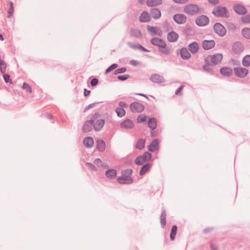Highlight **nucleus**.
Wrapping results in <instances>:
<instances>
[{"label": "nucleus", "mask_w": 250, "mask_h": 250, "mask_svg": "<svg viewBox=\"0 0 250 250\" xmlns=\"http://www.w3.org/2000/svg\"><path fill=\"white\" fill-rule=\"evenodd\" d=\"M151 43L159 47L158 51L166 55H169L171 52V48L167 46L166 42L162 39L154 37L150 40Z\"/></svg>", "instance_id": "1"}, {"label": "nucleus", "mask_w": 250, "mask_h": 250, "mask_svg": "<svg viewBox=\"0 0 250 250\" xmlns=\"http://www.w3.org/2000/svg\"><path fill=\"white\" fill-rule=\"evenodd\" d=\"M100 116V115L98 113H95L92 115L90 120H87L84 122L82 128L83 131V132L91 131L93 129L94 123Z\"/></svg>", "instance_id": "2"}, {"label": "nucleus", "mask_w": 250, "mask_h": 250, "mask_svg": "<svg viewBox=\"0 0 250 250\" xmlns=\"http://www.w3.org/2000/svg\"><path fill=\"white\" fill-rule=\"evenodd\" d=\"M212 13L216 17L229 18V13L226 7L222 6H217L215 7L212 12Z\"/></svg>", "instance_id": "3"}, {"label": "nucleus", "mask_w": 250, "mask_h": 250, "mask_svg": "<svg viewBox=\"0 0 250 250\" xmlns=\"http://www.w3.org/2000/svg\"><path fill=\"white\" fill-rule=\"evenodd\" d=\"M200 10L199 6L195 4H189L185 5L184 8V11L185 13L190 15L194 16L198 13Z\"/></svg>", "instance_id": "4"}, {"label": "nucleus", "mask_w": 250, "mask_h": 250, "mask_svg": "<svg viewBox=\"0 0 250 250\" xmlns=\"http://www.w3.org/2000/svg\"><path fill=\"white\" fill-rule=\"evenodd\" d=\"M223 58L221 54H215L213 55H208L205 59V62H210L213 64H217L221 62Z\"/></svg>", "instance_id": "5"}, {"label": "nucleus", "mask_w": 250, "mask_h": 250, "mask_svg": "<svg viewBox=\"0 0 250 250\" xmlns=\"http://www.w3.org/2000/svg\"><path fill=\"white\" fill-rule=\"evenodd\" d=\"M151 154L149 152H145L143 155L136 157L135 163L137 165L141 166L145 162L149 161L151 158Z\"/></svg>", "instance_id": "6"}, {"label": "nucleus", "mask_w": 250, "mask_h": 250, "mask_svg": "<svg viewBox=\"0 0 250 250\" xmlns=\"http://www.w3.org/2000/svg\"><path fill=\"white\" fill-rule=\"evenodd\" d=\"M129 107L131 111L133 113H141L145 109V105L137 102L131 103Z\"/></svg>", "instance_id": "7"}, {"label": "nucleus", "mask_w": 250, "mask_h": 250, "mask_svg": "<svg viewBox=\"0 0 250 250\" xmlns=\"http://www.w3.org/2000/svg\"><path fill=\"white\" fill-rule=\"evenodd\" d=\"M214 32L220 37H224L226 34L225 27L220 23L216 22L213 25Z\"/></svg>", "instance_id": "8"}, {"label": "nucleus", "mask_w": 250, "mask_h": 250, "mask_svg": "<svg viewBox=\"0 0 250 250\" xmlns=\"http://www.w3.org/2000/svg\"><path fill=\"white\" fill-rule=\"evenodd\" d=\"M235 75L238 78H242L246 77L248 74L249 71L245 68L236 67L234 69Z\"/></svg>", "instance_id": "9"}, {"label": "nucleus", "mask_w": 250, "mask_h": 250, "mask_svg": "<svg viewBox=\"0 0 250 250\" xmlns=\"http://www.w3.org/2000/svg\"><path fill=\"white\" fill-rule=\"evenodd\" d=\"M195 22L198 26H204L209 23V20L207 16L201 15L197 18Z\"/></svg>", "instance_id": "10"}, {"label": "nucleus", "mask_w": 250, "mask_h": 250, "mask_svg": "<svg viewBox=\"0 0 250 250\" xmlns=\"http://www.w3.org/2000/svg\"><path fill=\"white\" fill-rule=\"evenodd\" d=\"M173 19L177 24H182L186 22L187 18L183 14H176L173 16Z\"/></svg>", "instance_id": "11"}, {"label": "nucleus", "mask_w": 250, "mask_h": 250, "mask_svg": "<svg viewBox=\"0 0 250 250\" xmlns=\"http://www.w3.org/2000/svg\"><path fill=\"white\" fill-rule=\"evenodd\" d=\"M244 50L243 44L239 42H234L232 45V51L236 54H239Z\"/></svg>", "instance_id": "12"}, {"label": "nucleus", "mask_w": 250, "mask_h": 250, "mask_svg": "<svg viewBox=\"0 0 250 250\" xmlns=\"http://www.w3.org/2000/svg\"><path fill=\"white\" fill-rule=\"evenodd\" d=\"M105 124L104 119H99V118L96 120L93 124V128L96 131H100Z\"/></svg>", "instance_id": "13"}, {"label": "nucleus", "mask_w": 250, "mask_h": 250, "mask_svg": "<svg viewBox=\"0 0 250 250\" xmlns=\"http://www.w3.org/2000/svg\"><path fill=\"white\" fill-rule=\"evenodd\" d=\"M117 182L120 184H131L133 183L132 178H126L124 176H119L116 179Z\"/></svg>", "instance_id": "14"}, {"label": "nucleus", "mask_w": 250, "mask_h": 250, "mask_svg": "<svg viewBox=\"0 0 250 250\" xmlns=\"http://www.w3.org/2000/svg\"><path fill=\"white\" fill-rule=\"evenodd\" d=\"M233 9L237 14L239 15H244L247 12L246 8L239 4H235L233 6Z\"/></svg>", "instance_id": "15"}, {"label": "nucleus", "mask_w": 250, "mask_h": 250, "mask_svg": "<svg viewBox=\"0 0 250 250\" xmlns=\"http://www.w3.org/2000/svg\"><path fill=\"white\" fill-rule=\"evenodd\" d=\"M202 47L205 50L212 48L215 45V41L211 40H204L202 43Z\"/></svg>", "instance_id": "16"}, {"label": "nucleus", "mask_w": 250, "mask_h": 250, "mask_svg": "<svg viewBox=\"0 0 250 250\" xmlns=\"http://www.w3.org/2000/svg\"><path fill=\"white\" fill-rule=\"evenodd\" d=\"M188 49L191 53L195 54L197 53L199 49V45L197 42H193L188 45Z\"/></svg>", "instance_id": "17"}, {"label": "nucleus", "mask_w": 250, "mask_h": 250, "mask_svg": "<svg viewBox=\"0 0 250 250\" xmlns=\"http://www.w3.org/2000/svg\"><path fill=\"white\" fill-rule=\"evenodd\" d=\"M122 128L131 129L134 127V123L130 119H126L122 122L120 124Z\"/></svg>", "instance_id": "18"}, {"label": "nucleus", "mask_w": 250, "mask_h": 250, "mask_svg": "<svg viewBox=\"0 0 250 250\" xmlns=\"http://www.w3.org/2000/svg\"><path fill=\"white\" fill-rule=\"evenodd\" d=\"M180 54L181 58L184 60H188L189 59L191 55L186 47H182L180 50Z\"/></svg>", "instance_id": "19"}, {"label": "nucleus", "mask_w": 250, "mask_h": 250, "mask_svg": "<svg viewBox=\"0 0 250 250\" xmlns=\"http://www.w3.org/2000/svg\"><path fill=\"white\" fill-rule=\"evenodd\" d=\"M149 80L153 83H161L164 82V78L158 74H152L150 76Z\"/></svg>", "instance_id": "20"}, {"label": "nucleus", "mask_w": 250, "mask_h": 250, "mask_svg": "<svg viewBox=\"0 0 250 250\" xmlns=\"http://www.w3.org/2000/svg\"><path fill=\"white\" fill-rule=\"evenodd\" d=\"M149 14L154 19H158L161 16V11L157 8H151L150 10Z\"/></svg>", "instance_id": "21"}, {"label": "nucleus", "mask_w": 250, "mask_h": 250, "mask_svg": "<svg viewBox=\"0 0 250 250\" xmlns=\"http://www.w3.org/2000/svg\"><path fill=\"white\" fill-rule=\"evenodd\" d=\"M117 173V171L116 169L110 168L106 171L105 175L109 179H113L116 177Z\"/></svg>", "instance_id": "22"}, {"label": "nucleus", "mask_w": 250, "mask_h": 250, "mask_svg": "<svg viewBox=\"0 0 250 250\" xmlns=\"http://www.w3.org/2000/svg\"><path fill=\"white\" fill-rule=\"evenodd\" d=\"M179 37L178 34L175 31L169 32L167 36V39L169 42H176Z\"/></svg>", "instance_id": "23"}, {"label": "nucleus", "mask_w": 250, "mask_h": 250, "mask_svg": "<svg viewBox=\"0 0 250 250\" xmlns=\"http://www.w3.org/2000/svg\"><path fill=\"white\" fill-rule=\"evenodd\" d=\"M159 148V142L157 139H154L148 146V149L151 152L155 151Z\"/></svg>", "instance_id": "24"}, {"label": "nucleus", "mask_w": 250, "mask_h": 250, "mask_svg": "<svg viewBox=\"0 0 250 250\" xmlns=\"http://www.w3.org/2000/svg\"><path fill=\"white\" fill-rule=\"evenodd\" d=\"M160 223L162 228H164L166 225L167 213L166 210L163 208L160 215Z\"/></svg>", "instance_id": "25"}, {"label": "nucleus", "mask_w": 250, "mask_h": 250, "mask_svg": "<svg viewBox=\"0 0 250 250\" xmlns=\"http://www.w3.org/2000/svg\"><path fill=\"white\" fill-rule=\"evenodd\" d=\"M139 21L141 22H146L150 21V18L147 11H143L139 17Z\"/></svg>", "instance_id": "26"}, {"label": "nucleus", "mask_w": 250, "mask_h": 250, "mask_svg": "<svg viewBox=\"0 0 250 250\" xmlns=\"http://www.w3.org/2000/svg\"><path fill=\"white\" fill-rule=\"evenodd\" d=\"M163 0H146V4L148 7H154L161 5Z\"/></svg>", "instance_id": "27"}, {"label": "nucleus", "mask_w": 250, "mask_h": 250, "mask_svg": "<svg viewBox=\"0 0 250 250\" xmlns=\"http://www.w3.org/2000/svg\"><path fill=\"white\" fill-rule=\"evenodd\" d=\"M220 73L224 76H230L232 74V70L227 67H222L220 70Z\"/></svg>", "instance_id": "28"}, {"label": "nucleus", "mask_w": 250, "mask_h": 250, "mask_svg": "<svg viewBox=\"0 0 250 250\" xmlns=\"http://www.w3.org/2000/svg\"><path fill=\"white\" fill-rule=\"evenodd\" d=\"M83 144L85 147H92L94 145V140L91 137H86L83 140Z\"/></svg>", "instance_id": "29"}, {"label": "nucleus", "mask_w": 250, "mask_h": 250, "mask_svg": "<svg viewBox=\"0 0 250 250\" xmlns=\"http://www.w3.org/2000/svg\"><path fill=\"white\" fill-rule=\"evenodd\" d=\"M97 143V149L101 152H103L104 151L105 148V143L103 140H98L96 141Z\"/></svg>", "instance_id": "30"}, {"label": "nucleus", "mask_w": 250, "mask_h": 250, "mask_svg": "<svg viewBox=\"0 0 250 250\" xmlns=\"http://www.w3.org/2000/svg\"><path fill=\"white\" fill-rule=\"evenodd\" d=\"M205 63H206V64L203 65L202 66L203 69L204 71L209 73L210 75H213L214 74L213 69L211 66V64L212 63H211L210 62H205Z\"/></svg>", "instance_id": "31"}, {"label": "nucleus", "mask_w": 250, "mask_h": 250, "mask_svg": "<svg viewBox=\"0 0 250 250\" xmlns=\"http://www.w3.org/2000/svg\"><path fill=\"white\" fill-rule=\"evenodd\" d=\"M152 164L150 163H146L145 165H144L141 168L139 174L140 175H143L148 170L151 168L152 167Z\"/></svg>", "instance_id": "32"}, {"label": "nucleus", "mask_w": 250, "mask_h": 250, "mask_svg": "<svg viewBox=\"0 0 250 250\" xmlns=\"http://www.w3.org/2000/svg\"><path fill=\"white\" fill-rule=\"evenodd\" d=\"M148 126L152 130H154L157 127V120L155 118H151L148 122Z\"/></svg>", "instance_id": "33"}, {"label": "nucleus", "mask_w": 250, "mask_h": 250, "mask_svg": "<svg viewBox=\"0 0 250 250\" xmlns=\"http://www.w3.org/2000/svg\"><path fill=\"white\" fill-rule=\"evenodd\" d=\"M133 170L131 168H127L125 169H123L121 171V174L122 176L126 178H132L130 176L132 175Z\"/></svg>", "instance_id": "34"}, {"label": "nucleus", "mask_w": 250, "mask_h": 250, "mask_svg": "<svg viewBox=\"0 0 250 250\" xmlns=\"http://www.w3.org/2000/svg\"><path fill=\"white\" fill-rule=\"evenodd\" d=\"M130 35L137 38H140L142 37V34L140 30L133 29L130 30Z\"/></svg>", "instance_id": "35"}, {"label": "nucleus", "mask_w": 250, "mask_h": 250, "mask_svg": "<svg viewBox=\"0 0 250 250\" xmlns=\"http://www.w3.org/2000/svg\"><path fill=\"white\" fill-rule=\"evenodd\" d=\"M146 141L143 139H140L138 140L136 147L140 150L143 149L145 147Z\"/></svg>", "instance_id": "36"}, {"label": "nucleus", "mask_w": 250, "mask_h": 250, "mask_svg": "<svg viewBox=\"0 0 250 250\" xmlns=\"http://www.w3.org/2000/svg\"><path fill=\"white\" fill-rule=\"evenodd\" d=\"M177 227L176 225H173L171 229V232L170 234V238L171 241H173L175 238L177 233Z\"/></svg>", "instance_id": "37"}, {"label": "nucleus", "mask_w": 250, "mask_h": 250, "mask_svg": "<svg viewBox=\"0 0 250 250\" xmlns=\"http://www.w3.org/2000/svg\"><path fill=\"white\" fill-rule=\"evenodd\" d=\"M9 8L7 11V17L8 18H10L13 14L14 12V4L12 1H9Z\"/></svg>", "instance_id": "38"}, {"label": "nucleus", "mask_w": 250, "mask_h": 250, "mask_svg": "<svg viewBox=\"0 0 250 250\" xmlns=\"http://www.w3.org/2000/svg\"><path fill=\"white\" fill-rule=\"evenodd\" d=\"M242 64L246 67L250 66V55H247L243 58Z\"/></svg>", "instance_id": "39"}, {"label": "nucleus", "mask_w": 250, "mask_h": 250, "mask_svg": "<svg viewBox=\"0 0 250 250\" xmlns=\"http://www.w3.org/2000/svg\"><path fill=\"white\" fill-rule=\"evenodd\" d=\"M242 34L245 38L250 39V28H245L243 29Z\"/></svg>", "instance_id": "40"}, {"label": "nucleus", "mask_w": 250, "mask_h": 250, "mask_svg": "<svg viewBox=\"0 0 250 250\" xmlns=\"http://www.w3.org/2000/svg\"><path fill=\"white\" fill-rule=\"evenodd\" d=\"M115 111L117 113V116L119 117H122L125 114V111L122 107H118L116 109Z\"/></svg>", "instance_id": "41"}, {"label": "nucleus", "mask_w": 250, "mask_h": 250, "mask_svg": "<svg viewBox=\"0 0 250 250\" xmlns=\"http://www.w3.org/2000/svg\"><path fill=\"white\" fill-rule=\"evenodd\" d=\"M22 88L25 90L26 92H28L29 93H32V90L31 86L26 83H23Z\"/></svg>", "instance_id": "42"}, {"label": "nucleus", "mask_w": 250, "mask_h": 250, "mask_svg": "<svg viewBox=\"0 0 250 250\" xmlns=\"http://www.w3.org/2000/svg\"><path fill=\"white\" fill-rule=\"evenodd\" d=\"M242 21L244 23H250V14H247L245 16H243L241 18Z\"/></svg>", "instance_id": "43"}, {"label": "nucleus", "mask_w": 250, "mask_h": 250, "mask_svg": "<svg viewBox=\"0 0 250 250\" xmlns=\"http://www.w3.org/2000/svg\"><path fill=\"white\" fill-rule=\"evenodd\" d=\"M118 64L117 63H113L110 66H109L105 70V74H107L111 71L114 70L118 67Z\"/></svg>", "instance_id": "44"}, {"label": "nucleus", "mask_w": 250, "mask_h": 250, "mask_svg": "<svg viewBox=\"0 0 250 250\" xmlns=\"http://www.w3.org/2000/svg\"><path fill=\"white\" fill-rule=\"evenodd\" d=\"M6 64L2 61V62H0V70L1 73L4 74L6 71Z\"/></svg>", "instance_id": "45"}, {"label": "nucleus", "mask_w": 250, "mask_h": 250, "mask_svg": "<svg viewBox=\"0 0 250 250\" xmlns=\"http://www.w3.org/2000/svg\"><path fill=\"white\" fill-rule=\"evenodd\" d=\"M101 103V102H95V103L89 104L88 105H87V106H86L84 108V112H85L87 111L89 109L95 107L97 104H98Z\"/></svg>", "instance_id": "46"}, {"label": "nucleus", "mask_w": 250, "mask_h": 250, "mask_svg": "<svg viewBox=\"0 0 250 250\" xmlns=\"http://www.w3.org/2000/svg\"><path fill=\"white\" fill-rule=\"evenodd\" d=\"M3 79L4 80V81L7 83H13L12 80L10 79V76L8 74H4L3 75Z\"/></svg>", "instance_id": "47"}, {"label": "nucleus", "mask_w": 250, "mask_h": 250, "mask_svg": "<svg viewBox=\"0 0 250 250\" xmlns=\"http://www.w3.org/2000/svg\"><path fill=\"white\" fill-rule=\"evenodd\" d=\"M148 31L151 33L152 35H154L156 34V27L154 26H148L147 27Z\"/></svg>", "instance_id": "48"}, {"label": "nucleus", "mask_w": 250, "mask_h": 250, "mask_svg": "<svg viewBox=\"0 0 250 250\" xmlns=\"http://www.w3.org/2000/svg\"><path fill=\"white\" fill-rule=\"evenodd\" d=\"M130 77V75L128 74L119 75L117 76V78L119 81H124Z\"/></svg>", "instance_id": "49"}, {"label": "nucleus", "mask_w": 250, "mask_h": 250, "mask_svg": "<svg viewBox=\"0 0 250 250\" xmlns=\"http://www.w3.org/2000/svg\"><path fill=\"white\" fill-rule=\"evenodd\" d=\"M126 71V68L125 67H122L120 68H118L115 70L114 74L117 75L118 74L123 73Z\"/></svg>", "instance_id": "50"}, {"label": "nucleus", "mask_w": 250, "mask_h": 250, "mask_svg": "<svg viewBox=\"0 0 250 250\" xmlns=\"http://www.w3.org/2000/svg\"><path fill=\"white\" fill-rule=\"evenodd\" d=\"M228 28L229 30H231L232 31H235L237 29L236 26L233 23H229L228 24Z\"/></svg>", "instance_id": "51"}, {"label": "nucleus", "mask_w": 250, "mask_h": 250, "mask_svg": "<svg viewBox=\"0 0 250 250\" xmlns=\"http://www.w3.org/2000/svg\"><path fill=\"white\" fill-rule=\"evenodd\" d=\"M86 165L92 171H94V170H97L95 165L92 164V163L87 162V163H86Z\"/></svg>", "instance_id": "52"}, {"label": "nucleus", "mask_w": 250, "mask_h": 250, "mask_svg": "<svg viewBox=\"0 0 250 250\" xmlns=\"http://www.w3.org/2000/svg\"><path fill=\"white\" fill-rule=\"evenodd\" d=\"M138 121L139 123H144L146 121V116H143L142 115H140L138 117Z\"/></svg>", "instance_id": "53"}, {"label": "nucleus", "mask_w": 250, "mask_h": 250, "mask_svg": "<svg viewBox=\"0 0 250 250\" xmlns=\"http://www.w3.org/2000/svg\"><path fill=\"white\" fill-rule=\"evenodd\" d=\"M99 81L97 78H93L90 82V84L92 86H95L98 83Z\"/></svg>", "instance_id": "54"}, {"label": "nucleus", "mask_w": 250, "mask_h": 250, "mask_svg": "<svg viewBox=\"0 0 250 250\" xmlns=\"http://www.w3.org/2000/svg\"><path fill=\"white\" fill-rule=\"evenodd\" d=\"M128 46L132 48V49H138V44H132L130 42H128Z\"/></svg>", "instance_id": "55"}, {"label": "nucleus", "mask_w": 250, "mask_h": 250, "mask_svg": "<svg viewBox=\"0 0 250 250\" xmlns=\"http://www.w3.org/2000/svg\"><path fill=\"white\" fill-rule=\"evenodd\" d=\"M208 1L212 5H215L219 2V0H208Z\"/></svg>", "instance_id": "56"}, {"label": "nucleus", "mask_w": 250, "mask_h": 250, "mask_svg": "<svg viewBox=\"0 0 250 250\" xmlns=\"http://www.w3.org/2000/svg\"><path fill=\"white\" fill-rule=\"evenodd\" d=\"M119 105L120 106V107H122V108H123V107H126L127 106V104L123 101H120L119 103Z\"/></svg>", "instance_id": "57"}, {"label": "nucleus", "mask_w": 250, "mask_h": 250, "mask_svg": "<svg viewBox=\"0 0 250 250\" xmlns=\"http://www.w3.org/2000/svg\"><path fill=\"white\" fill-rule=\"evenodd\" d=\"M212 230H213V228H205L203 230V232L204 233H208L211 231Z\"/></svg>", "instance_id": "58"}, {"label": "nucleus", "mask_w": 250, "mask_h": 250, "mask_svg": "<svg viewBox=\"0 0 250 250\" xmlns=\"http://www.w3.org/2000/svg\"><path fill=\"white\" fill-rule=\"evenodd\" d=\"M46 117L49 120H53L52 123H54V116L52 114L47 113Z\"/></svg>", "instance_id": "59"}, {"label": "nucleus", "mask_w": 250, "mask_h": 250, "mask_svg": "<svg viewBox=\"0 0 250 250\" xmlns=\"http://www.w3.org/2000/svg\"><path fill=\"white\" fill-rule=\"evenodd\" d=\"M188 0H173V1L178 3L183 4L187 2Z\"/></svg>", "instance_id": "60"}, {"label": "nucleus", "mask_w": 250, "mask_h": 250, "mask_svg": "<svg viewBox=\"0 0 250 250\" xmlns=\"http://www.w3.org/2000/svg\"><path fill=\"white\" fill-rule=\"evenodd\" d=\"M184 87V86L183 85H181L180 86H179L175 91V94L176 95H178L179 92H180V91L182 89V88Z\"/></svg>", "instance_id": "61"}, {"label": "nucleus", "mask_w": 250, "mask_h": 250, "mask_svg": "<svg viewBox=\"0 0 250 250\" xmlns=\"http://www.w3.org/2000/svg\"><path fill=\"white\" fill-rule=\"evenodd\" d=\"M90 93V91L87 90L86 88L84 89L83 94L85 97L88 96Z\"/></svg>", "instance_id": "62"}, {"label": "nucleus", "mask_w": 250, "mask_h": 250, "mask_svg": "<svg viewBox=\"0 0 250 250\" xmlns=\"http://www.w3.org/2000/svg\"><path fill=\"white\" fill-rule=\"evenodd\" d=\"M210 249L212 250H217L218 247L216 245L213 244L212 243H211L210 245Z\"/></svg>", "instance_id": "63"}, {"label": "nucleus", "mask_w": 250, "mask_h": 250, "mask_svg": "<svg viewBox=\"0 0 250 250\" xmlns=\"http://www.w3.org/2000/svg\"><path fill=\"white\" fill-rule=\"evenodd\" d=\"M101 162H102V161L100 158H96L94 161V163L95 164H97L98 163H101Z\"/></svg>", "instance_id": "64"}]
</instances>
